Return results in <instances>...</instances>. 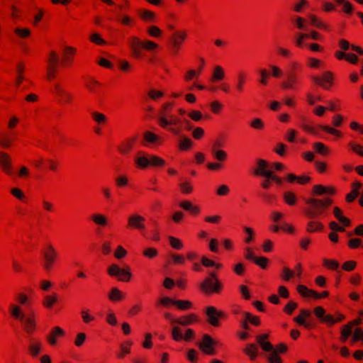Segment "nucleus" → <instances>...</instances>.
<instances>
[{
    "label": "nucleus",
    "mask_w": 363,
    "mask_h": 363,
    "mask_svg": "<svg viewBox=\"0 0 363 363\" xmlns=\"http://www.w3.org/2000/svg\"><path fill=\"white\" fill-rule=\"evenodd\" d=\"M254 262L262 269H265L269 262V259L264 257H258L255 259Z\"/></svg>",
    "instance_id": "nucleus-60"
},
{
    "label": "nucleus",
    "mask_w": 363,
    "mask_h": 363,
    "mask_svg": "<svg viewBox=\"0 0 363 363\" xmlns=\"http://www.w3.org/2000/svg\"><path fill=\"white\" fill-rule=\"evenodd\" d=\"M44 257L43 268L46 271H50L54 264L57 257V252L55 247L49 244L47 246V250L43 252Z\"/></svg>",
    "instance_id": "nucleus-6"
},
{
    "label": "nucleus",
    "mask_w": 363,
    "mask_h": 363,
    "mask_svg": "<svg viewBox=\"0 0 363 363\" xmlns=\"http://www.w3.org/2000/svg\"><path fill=\"white\" fill-rule=\"evenodd\" d=\"M250 126L254 129L262 130L264 128V123L260 118H254L250 123Z\"/></svg>",
    "instance_id": "nucleus-62"
},
{
    "label": "nucleus",
    "mask_w": 363,
    "mask_h": 363,
    "mask_svg": "<svg viewBox=\"0 0 363 363\" xmlns=\"http://www.w3.org/2000/svg\"><path fill=\"white\" fill-rule=\"evenodd\" d=\"M92 220L97 225L105 226L107 225L106 217L101 214H94L91 216Z\"/></svg>",
    "instance_id": "nucleus-47"
},
{
    "label": "nucleus",
    "mask_w": 363,
    "mask_h": 363,
    "mask_svg": "<svg viewBox=\"0 0 363 363\" xmlns=\"http://www.w3.org/2000/svg\"><path fill=\"white\" fill-rule=\"evenodd\" d=\"M358 340H362L363 342V330L360 328H357L354 330L351 340L352 342H354Z\"/></svg>",
    "instance_id": "nucleus-59"
},
{
    "label": "nucleus",
    "mask_w": 363,
    "mask_h": 363,
    "mask_svg": "<svg viewBox=\"0 0 363 363\" xmlns=\"http://www.w3.org/2000/svg\"><path fill=\"white\" fill-rule=\"evenodd\" d=\"M307 20L301 16H295L294 18V23L299 30H305Z\"/></svg>",
    "instance_id": "nucleus-48"
},
{
    "label": "nucleus",
    "mask_w": 363,
    "mask_h": 363,
    "mask_svg": "<svg viewBox=\"0 0 363 363\" xmlns=\"http://www.w3.org/2000/svg\"><path fill=\"white\" fill-rule=\"evenodd\" d=\"M323 264L325 267L331 270H336L340 266L336 260L329 259H323Z\"/></svg>",
    "instance_id": "nucleus-46"
},
{
    "label": "nucleus",
    "mask_w": 363,
    "mask_h": 363,
    "mask_svg": "<svg viewBox=\"0 0 363 363\" xmlns=\"http://www.w3.org/2000/svg\"><path fill=\"white\" fill-rule=\"evenodd\" d=\"M243 352L250 360L254 361L258 356L259 347L254 343H248L244 348Z\"/></svg>",
    "instance_id": "nucleus-20"
},
{
    "label": "nucleus",
    "mask_w": 363,
    "mask_h": 363,
    "mask_svg": "<svg viewBox=\"0 0 363 363\" xmlns=\"http://www.w3.org/2000/svg\"><path fill=\"white\" fill-rule=\"evenodd\" d=\"M135 163L140 168H146L149 166L159 167L164 164V160L156 155L139 153L135 160Z\"/></svg>",
    "instance_id": "nucleus-4"
},
{
    "label": "nucleus",
    "mask_w": 363,
    "mask_h": 363,
    "mask_svg": "<svg viewBox=\"0 0 363 363\" xmlns=\"http://www.w3.org/2000/svg\"><path fill=\"white\" fill-rule=\"evenodd\" d=\"M181 36L179 33L172 34L171 38V50L174 52H177L180 48Z\"/></svg>",
    "instance_id": "nucleus-36"
},
{
    "label": "nucleus",
    "mask_w": 363,
    "mask_h": 363,
    "mask_svg": "<svg viewBox=\"0 0 363 363\" xmlns=\"http://www.w3.org/2000/svg\"><path fill=\"white\" fill-rule=\"evenodd\" d=\"M297 84V79L295 74H291L287 80L283 84L285 89H294Z\"/></svg>",
    "instance_id": "nucleus-40"
},
{
    "label": "nucleus",
    "mask_w": 363,
    "mask_h": 363,
    "mask_svg": "<svg viewBox=\"0 0 363 363\" xmlns=\"http://www.w3.org/2000/svg\"><path fill=\"white\" fill-rule=\"evenodd\" d=\"M225 77V71L224 68L220 65L214 66L210 81L212 83H217L223 80Z\"/></svg>",
    "instance_id": "nucleus-17"
},
{
    "label": "nucleus",
    "mask_w": 363,
    "mask_h": 363,
    "mask_svg": "<svg viewBox=\"0 0 363 363\" xmlns=\"http://www.w3.org/2000/svg\"><path fill=\"white\" fill-rule=\"evenodd\" d=\"M308 4L309 3L307 0H299L298 2L295 4L294 10L296 12L301 13L305 7L308 6Z\"/></svg>",
    "instance_id": "nucleus-52"
},
{
    "label": "nucleus",
    "mask_w": 363,
    "mask_h": 363,
    "mask_svg": "<svg viewBox=\"0 0 363 363\" xmlns=\"http://www.w3.org/2000/svg\"><path fill=\"white\" fill-rule=\"evenodd\" d=\"M360 246L363 247L362 241L359 238H352L348 241V247L351 249H356Z\"/></svg>",
    "instance_id": "nucleus-58"
},
{
    "label": "nucleus",
    "mask_w": 363,
    "mask_h": 363,
    "mask_svg": "<svg viewBox=\"0 0 363 363\" xmlns=\"http://www.w3.org/2000/svg\"><path fill=\"white\" fill-rule=\"evenodd\" d=\"M108 298L113 301H116L121 300L123 298V295L117 288H113L108 294Z\"/></svg>",
    "instance_id": "nucleus-43"
},
{
    "label": "nucleus",
    "mask_w": 363,
    "mask_h": 363,
    "mask_svg": "<svg viewBox=\"0 0 363 363\" xmlns=\"http://www.w3.org/2000/svg\"><path fill=\"white\" fill-rule=\"evenodd\" d=\"M336 3L337 4L342 6V10L346 13L351 14L352 13L353 6H352V4L350 1H348L347 0H343L342 2H336Z\"/></svg>",
    "instance_id": "nucleus-53"
},
{
    "label": "nucleus",
    "mask_w": 363,
    "mask_h": 363,
    "mask_svg": "<svg viewBox=\"0 0 363 363\" xmlns=\"http://www.w3.org/2000/svg\"><path fill=\"white\" fill-rule=\"evenodd\" d=\"M298 293L303 297H313L315 291L308 289L305 285L299 284L296 287Z\"/></svg>",
    "instance_id": "nucleus-35"
},
{
    "label": "nucleus",
    "mask_w": 363,
    "mask_h": 363,
    "mask_svg": "<svg viewBox=\"0 0 363 363\" xmlns=\"http://www.w3.org/2000/svg\"><path fill=\"white\" fill-rule=\"evenodd\" d=\"M212 155L219 162H225L228 158V153L221 149L212 150Z\"/></svg>",
    "instance_id": "nucleus-38"
},
{
    "label": "nucleus",
    "mask_w": 363,
    "mask_h": 363,
    "mask_svg": "<svg viewBox=\"0 0 363 363\" xmlns=\"http://www.w3.org/2000/svg\"><path fill=\"white\" fill-rule=\"evenodd\" d=\"M0 164L7 174H11L12 173L11 159L8 154L4 152H0Z\"/></svg>",
    "instance_id": "nucleus-24"
},
{
    "label": "nucleus",
    "mask_w": 363,
    "mask_h": 363,
    "mask_svg": "<svg viewBox=\"0 0 363 363\" xmlns=\"http://www.w3.org/2000/svg\"><path fill=\"white\" fill-rule=\"evenodd\" d=\"M57 301V296H46L43 301V305L47 308H51Z\"/></svg>",
    "instance_id": "nucleus-55"
},
{
    "label": "nucleus",
    "mask_w": 363,
    "mask_h": 363,
    "mask_svg": "<svg viewBox=\"0 0 363 363\" xmlns=\"http://www.w3.org/2000/svg\"><path fill=\"white\" fill-rule=\"evenodd\" d=\"M144 139L148 142V143H156L159 139V136H157V135H155V133H152V132H150V131H146L145 133H144Z\"/></svg>",
    "instance_id": "nucleus-54"
},
{
    "label": "nucleus",
    "mask_w": 363,
    "mask_h": 363,
    "mask_svg": "<svg viewBox=\"0 0 363 363\" xmlns=\"http://www.w3.org/2000/svg\"><path fill=\"white\" fill-rule=\"evenodd\" d=\"M172 106V104L167 103L163 106V113L159 118L160 125L175 134L179 133L180 120L172 114L167 113V108Z\"/></svg>",
    "instance_id": "nucleus-1"
},
{
    "label": "nucleus",
    "mask_w": 363,
    "mask_h": 363,
    "mask_svg": "<svg viewBox=\"0 0 363 363\" xmlns=\"http://www.w3.org/2000/svg\"><path fill=\"white\" fill-rule=\"evenodd\" d=\"M245 267L242 262H238L233 267L234 272L238 276H242L245 273Z\"/></svg>",
    "instance_id": "nucleus-63"
},
{
    "label": "nucleus",
    "mask_w": 363,
    "mask_h": 363,
    "mask_svg": "<svg viewBox=\"0 0 363 363\" xmlns=\"http://www.w3.org/2000/svg\"><path fill=\"white\" fill-rule=\"evenodd\" d=\"M313 82L325 89H329L333 84V74L330 71L324 72L320 76L313 77Z\"/></svg>",
    "instance_id": "nucleus-8"
},
{
    "label": "nucleus",
    "mask_w": 363,
    "mask_h": 363,
    "mask_svg": "<svg viewBox=\"0 0 363 363\" xmlns=\"http://www.w3.org/2000/svg\"><path fill=\"white\" fill-rule=\"evenodd\" d=\"M55 89L56 94L62 97V99L68 102L72 99V96L70 94H67L66 91H65L58 84L55 85Z\"/></svg>",
    "instance_id": "nucleus-42"
},
{
    "label": "nucleus",
    "mask_w": 363,
    "mask_h": 363,
    "mask_svg": "<svg viewBox=\"0 0 363 363\" xmlns=\"http://www.w3.org/2000/svg\"><path fill=\"white\" fill-rule=\"evenodd\" d=\"M230 193V188L226 184H222L218 186L216 190V194L220 196H225Z\"/></svg>",
    "instance_id": "nucleus-57"
},
{
    "label": "nucleus",
    "mask_w": 363,
    "mask_h": 363,
    "mask_svg": "<svg viewBox=\"0 0 363 363\" xmlns=\"http://www.w3.org/2000/svg\"><path fill=\"white\" fill-rule=\"evenodd\" d=\"M295 276V272L289 267H284L281 272V279L285 281H289L292 277Z\"/></svg>",
    "instance_id": "nucleus-49"
},
{
    "label": "nucleus",
    "mask_w": 363,
    "mask_h": 363,
    "mask_svg": "<svg viewBox=\"0 0 363 363\" xmlns=\"http://www.w3.org/2000/svg\"><path fill=\"white\" fill-rule=\"evenodd\" d=\"M183 211L193 217L198 216L201 211V207L189 200H183Z\"/></svg>",
    "instance_id": "nucleus-15"
},
{
    "label": "nucleus",
    "mask_w": 363,
    "mask_h": 363,
    "mask_svg": "<svg viewBox=\"0 0 363 363\" xmlns=\"http://www.w3.org/2000/svg\"><path fill=\"white\" fill-rule=\"evenodd\" d=\"M313 149L317 154L322 156H327L330 154V148L321 142H315L313 144Z\"/></svg>",
    "instance_id": "nucleus-25"
},
{
    "label": "nucleus",
    "mask_w": 363,
    "mask_h": 363,
    "mask_svg": "<svg viewBox=\"0 0 363 363\" xmlns=\"http://www.w3.org/2000/svg\"><path fill=\"white\" fill-rule=\"evenodd\" d=\"M202 265L206 267H215L216 269H220L223 267V264L220 263H216L214 261L206 257H203L201 258Z\"/></svg>",
    "instance_id": "nucleus-41"
},
{
    "label": "nucleus",
    "mask_w": 363,
    "mask_h": 363,
    "mask_svg": "<svg viewBox=\"0 0 363 363\" xmlns=\"http://www.w3.org/2000/svg\"><path fill=\"white\" fill-rule=\"evenodd\" d=\"M11 313L14 318L19 320L22 323L24 330L28 333H31L34 330L35 322L33 317V313H31L27 316L22 311L20 306L12 305L11 306Z\"/></svg>",
    "instance_id": "nucleus-2"
},
{
    "label": "nucleus",
    "mask_w": 363,
    "mask_h": 363,
    "mask_svg": "<svg viewBox=\"0 0 363 363\" xmlns=\"http://www.w3.org/2000/svg\"><path fill=\"white\" fill-rule=\"evenodd\" d=\"M223 107V104L218 101H213L210 104L211 110L215 114L219 113Z\"/></svg>",
    "instance_id": "nucleus-51"
},
{
    "label": "nucleus",
    "mask_w": 363,
    "mask_h": 363,
    "mask_svg": "<svg viewBox=\"0 0 363 363\" xmlns=\"http://www.w3.org/2000/svg\"><path fill=\"white\" fill-rule=\"evenodd\" d=\"M311 313L308 309H303L300 312V315L294 318V320L298 324L303 325L306 328L309 327L308 323L306 321V318H308L311 316Z\"/></svg>",
    "instance_id": "nucleus-22"
},
{
    "label": "nucleus",
    "mask_w": 363,
    "mask_h": 363,
    "mask_svg": "<svg viewBox=\"0 0 363 363\" xmlns=\"http://www.w3.org/2000/svg\"><path fill=\"white\" fill-rule=\"evenodd\" d=\"M91 116L93 119L98 123H103L106 121V117L103 113L94 111L91 113Z\"/></svg>",
    "instance_id": "nucleus-56"
},
{
    "label": "nucleus",
    "mask_w": 363,
    "mask_h": 363,
    "mask_svg": "<svg viewBox=\"0 0 363 363\" xmlns=\"http://www.w3.org/2000/svg\"><path fill=\"white\" fill-rule=\"evenodd\" d=\"M308 20L310 21V23L315 26L316 28L319 29H327L328 26L325 23H324L323 21H321L316 16L313 14H308Z\"/></svg>",
    "instance_id": "nucleus-30"
},
{
    "label": "nucleus",
    "mask_w": 363,
    "mask_h": 363,
    "mask_svg": "<svg viewBox=\"0 0 363 363\" xmlns=\"http://www.w3.org/2000/svg\"><path fill=\"white\" fill-rule=\"evenodd\" d=\"M247 73L242 70L238 72L235 79V89L238 92L244 90L245 85L247 82Z\"/></svg>",
    "instance_id": "nucleus-19"
},
{
    "label": "nucleus",
    "mask_w": 363,
    "mask_h": 363,
    "mask_svg": "<svg viewBox=\"0 0 363 363\" xmlns=\"http://www.w3.org/2000/svg\"><path fill=\"white\" fill-rule=\"evenodd\" d=\"M204 130L201 127H196L192 131V136L196 140L201 139L204 135Z\"/></svg>",
    "instance_id": "nucleus-64"
},
{
    "label": "nucleus",
    "mask_w": 363,
    "mask_h": 363,
    "mask_svg": "<svg viewBox=\"0 0 363 363\" xmlns=\"http://www.w3.org/2000/svg\"><path fill=\"white\" fill-rule=\"evenodd\" d=\"M269 164L264 160H259L257 163V168L255 173L257 175L268 177L270 176L271 170L268 169Z\"/></svg>",
    "instance_id": "nucleus-18"
},
{
    "label": "nucleus",
    "mask_w": 363,
    "mask_h": 363,
    "mask_svg": "<svg viewBox=\"0 0 363 363\" xmlns=\"http://www.w3.org/2000/svg\"><path fill=\"white\" fill-rule=\"evenodd\" d=\"M160 303L165 306L172 303L176 305L179 309L182 310V301L180 300L174 301L169 297H163L160 299Z\"/></svg>",
    "instance_id": "nucleus-45"
},
{
    "label": "nucleus",
    "mask_w": 363,
    "mask_h": 363,
    "mask_svg": "<svg viewBox=\"0 0 363 363\" xmlns=\"http://www.w3.org/2000/svg\"><path fill=\"white\" fill-rule=\"evenodd\" d=\"M108 273L112 277H118V279L122 281H128L131 277L128 269H121L115 264L110 266Z\"/></svg>",
    "instance_id": "nucleus-10"
},
{
    "label": "nucleus",
    "mask_w": 363,
    "mask_h": 363,
    "mask_svg": "<svg viewBox=\"0 0 363 363\" xmlns=\"http://www.w3.org/2000/svg\"><path fill=\"white\" fill-rule=\"evenodd\" d=\"M202 70V66L199 67L197 69L188 68L186 69V72L183 76V79H184V81L186 82H193L194 83L199 77Z\"/></svg>",
    "instance_id": "nucleus-16"
},
{
    "label": "nucleus",
    "mask_w": 363,
    "mask_h": 363,
    "mask_svg": "<svg viewBox=\"0 0 363 363\" xmlns=\"http://www.w3.org/2000/svg\"><path fill=\"white\" fill-rule=\"evenodd\" d=\"M188 116L194 121L197 122L201 120L203 115L201 111L193 110L188 113Z\"/></svg>",
    "instance_id": "nucleus-61"
},
{
    "label": "nucleus",
    "mask_w": 363,
    "mask_h": 363,
    "mask_svg": "<svg viewBox=\"0 0 363 363\" xmlns=\"http://www.w3.org/2000/svg\"><path fill=\"white\" fill-rule=\"evenodd\" d=\"M65 333L64 330L60 327H54L50 335H48L47 340L51 345H55L57 342L56 337L62 336Z\"/></svg>",
    "instance_id": "nucleus-26"
},
{
    "label": "nucleus",
    "mask_w": 363,
    "mask_h": 363,
    "mask_svg": "<svg viewBox=\"0 0 363 363\" xmlns=\"http://www.w3.org/2000/svg\"><path fill=\"white\" fill-rule=\"evenodd\" d=\"M206 314L208 317V322L213 326L218 325V319L223 315L221 311H218L213 306H208L206 308Z\"/></svg>",
    "instance_id": "nucleus-14"
},
{
    "label": "nucleus",
    "mask_w": 363,
    "mask_h": 363,
    "mask_svg": "<svg viewBox=\"0 0 363 363\" xmlns=\"http://www.w3.org/2000/svg\"><path fill=\"white\" fill-rule=\"evenodd\" d=\"M333 215L335 218L344 226H350V220L349 218L343 216L342 211L337 206L333 208Z\"/></svg>",
    "instance_id": "nucleus-23"
},
{
    "label": "nucleus",
    "mask_w": 363,
    "mask_h": 363,
    "mask_svg": "<svg viewBox=\"0 0 363 363\" xmlns=\"http://www.w3.org/2000/svg\"><path fill=\"white\" fill-rule=\"evenodd\" d=\"M335 193V189L332 186H323L321 184H315L312 189V195L322 196V195H333Z\"/></svg>",
    "instance_id": "nucleus-13"
},
{
    "label": "nucleus",
    "mask_w": 363,
    "mask_h": 363,
    "mask_svg": "<svg viewBox=\"0 0 363 363\" xmlns=\"http://www.w3.org/2000/svg\"><path fill=\"white\" fill-rule=\"evenodd\" d=\"M143 42L139 40L138 38H133L130 42V46L132 48L133 54L135 57H139L140 56V48L143 47Z\"/></svg>",
    "instance_id": "nucleus-29"
},
{
    "label": "nucleus",
    "mask_w": 363,
    "mask_h": 363,
    "mask_svg": "<svg viewBox=\"0 0 363 363\" xmlns=\"http://www.w3.org/2000/svg\"><path fill=\"white\" fill-rule=\"evenodd\" d=\"M199 320V316L194 313L183 314V326L193 325Z\"/></svg>",
    "instance_id": "nucleus-28"
},
{
    "label": "nucleus",
    "mask_w": 363,
    "mask_h": 363,
    "mask_svg": "<svg viewBox=\"0 0 363 363\" xmlns=\"http://www.w3.org/2000/svg\"><path fill=\"white\" fill-rule=\"evenodd\" d=\"M323 228V225L318 221H310L306 225V231L311 233L320 231Z\"/></svg>",
    "instance_id": "nucleus-34"
},
{
    "label": "nucleus",
    "mask_w": 363,
    "mask_h": 363,
    "mask_svg": "<svg viewBox=\"0 0 363 363\" xmlns=\"http://www.w3.org/2000/svg\"><path fill=\"white\" fill-rule=\"evenodd\" d=\"M318 127L323 131L330 133L336 138H341L342 136L341 131L335 128L334 127H331L328 125H319Z\"/></svg>",
    "instance_id": "nucleus-37"
},
{
    "label": "nucleus",
    "mask_w": 363,
    "mask_h": 363,
    "mask_svg": "<svg viewBox=\"0 0 363 363\" xmlns=\"http://www.w3.org/2000/svg\"><path fill=\"white\" fill-rule=\"evenodd\" d=\"M41 342L33 341L28 346V350L33 357H37L41 350Z\"/></svg>",
    "instance_id": "nucleus-39"
},
{
    "label": "nucleus",
    "mask_w": 363,
    "mask_h": 363,
    "mask_svg": "<svg viewBox=\"0 0 363 363\" xmlns=\"http://www.w3.org/2000/svg\"><path fill=\"white\" fill-rule=\"evenodd\" d=\"M308 208L306 210V215L311 218H315L319 216H325L326 215V209L325 208L322 200L315 197H310L305 200Z\"/></svg>",
    "instance_id": "nucleus-3"
},
{
    "label": "nucleus",
    "mask_w": 363,
    "mask_h": 363,
    "mask_svg": "<svg viewBox=\"0 0 363 363\" xmlns=\"http://www.w3.org/2000/svg\"><path fill=\"white\" fill-rule=\"evenodd\" d=\"M244 319L254 325H259L260 324L259 318L257 316L253 315L248 312L243 313Z\"/></svg>",
    "instance_id": "nucleus-44"
},
{
    "label": "nucleus",
    "mask_w": 363,
    "mask_h": 363,
    "mask_svg": "<svg viewBox=\"0 0 363 363\" xmlns=\"http://www.w3.org/2000/svg\"><path fill=\"white\" fill-rule=\"evenodd\" d=\"M271 353L267 356L269 363H282L281 357L277 354V352L270 351Z\"/></svg>",
    "instance_id": "nucleus-50"
},
{
    "label": "nucleus",
    "mask_w": 363,
    "mask_h": 363,
    "mask_svg": "<svg viewBox=\"0 0 363 363\" xmlns=\"http://www.w3.org/2000/svg\"><path fill=\"white\" fill-rule=\"evenodd\" d=\"M283 199L286 204L294 206L296 203L297 196L293 191H288L284 193Z\"/></svg>",
    "instance_id": "nucleus-32"
},
{
    "label": "nucleus",
    "mask_w": 363,
    "mask_h": 363,
    "mask_svg": "<svg viewBox=\"0 0 363 363\" xmlns=\"http://www.w3.org/2000/svg\"><path fill=\"white\" fill-rule=\"evenodd\" d=\"M269 335L267 334H262L256 337V341L261 348L266 352L272 351L273 349L272 345L267 341Z\"/></svg>",
    "instance_id": "nucleus-21"
},
{
    "label": "nucleus",
    "mask_w": 363,
    "mask_h": 363,
    "mask_svg": "<svg viewBox=\"0 0 363 363\" xmlns=\"http://www.w3.org/2000/svg\"><path fill=\"white\" fill-rule=\"evenodd\" d=\"M309 38L314 40H320L321 35L315 30H311L308 33H299L296 35L295 44L298 48H303L305 45V40Z\"/></svg>",
    "instance_id": "nucleus-7"
},
{
    "label": "nucleus",
    "mask_w": 363,
    "mask_h": 363,
    "mask_svg": "<svg viewBox=\"0 0 363 363\" xmlns=\"http://www.w3.org/2000/svg\"><path fill=\"white\" fill-rule=\"evenodd\" d=\"M51 58L48 60L49 63L52 64V66L48 68V77L51 79L55 77V65L57 62V57L55 52H51L50 53Z\"/></svg>",
    "instance_id": "nucleus-33"
},
{
    "label": "nucleus",
    "mask_w": 363,
    "mask_h": 363,
    "mask_svg": "<svg viewBox=\"0 0 363 363\" xmlns=\"http://www.w3.org/2000/svg\"><path fill=\"white\" fill-rule=\"evenodd\" d=\"M202 291L206 294L218 293L221 289V284L218 281L216 274L211 272L201 284Z\"/></svg>",
    "instance_id": "nucleus-5"
},
{
    "label": "nucleus",
    "mask_w": 363,
    "mask_h": 363,
    "mask_svg": "<svg viewBox=\"0 0 363 363\" xmlns=\"http://www.w3.org/2000/svg\"><path fill=\"white\" fill-rule=\"evenodd\" d=\"M306 65L310 68L320 69L324 65V62L314 57H308L306 59Z\"/></svg>",
    "instance_id": "nucleus-31"
},
{
    "label": "nucleus",
    "mask_w": 363,
    "mask_h": 363,
    "mask_svg": "<svg viewBox=\"0 0 363 363\" xmlns=\"http://www.w3.org/2000/svg\"><path fill=\"white\" fill-rule=\"evenodd\" d=\"M164 317L167 318L169 323L171 324V333L172 338L175 341H181L182 340V333L180 332L179 328L177 325V324H182V320L179 318H175L171 313H165Z\"/></svg>",
    "instance_id": "nucleus-9"
},
{
    "label": "nucleus",
    "mask_w": 363,
    "mask_h": 363,
    "mask_svg": "<svg viewBox=\"0 0 363 363\" xmlns=\"http://www.w3.org/2000/svg\"><path fill=\"white\" fill-rule=\"evenodd\" d=\"M128 226L132 228H135L140 231H144L145 225L144 224L145 218L138 214H132L128 217Z\"/></svg>",
    "instance_id": "nucleus-12"
},
{
    "label": "nucleus",
    "mask_w": 363,
    "mask_h": 363,
    "mask_svg": "<svg viewBox=\"0 0 363 363\" xmlns=\"http://www.w3.org/2000/svg\"><path fill=\"white\" fill-rule=\"evenodd\" d=\"M361 186L362 185L359 182H354L352 184V191L346 196V200L347 202H352L357 197Z\"/></svg>",
    "instance_id": "nucleus-27"
},
{
    "label": "nucleus",
    "mask_w": 363,
    "mask_h": 363,
    "mask_svg": "<svg viewBox=\"0 0 363 363\" xmlns=\"http://www.w3.org/2000/svg\"><path fill=\"white\" fill-rule=\"evenodd\" d=\"M216 342L212 339L208 335H205L203 337L202 341L199 344L200 349L202 352L208 355H213L216 351L214 345Z\"/></svg>",
    "instance_id": "nucleus-11"
}]
</instances>
